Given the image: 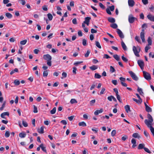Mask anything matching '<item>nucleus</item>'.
Here are the masks:
<instances>
[{
	"instance_id": "13",
	"label": "nucleus",
	"mask_w": 154,
	"mask_h": 154,
	"mask_svg": "<svg viewBox=\"0 0 154 154\" xmlns=\"http://www.w3.org/2000/svg\"><path fill=\"white\" fill-rule=\"evenodd\" d=\"M131 142L133 144L132 146V147L133 148H134L137 146V145L136 144V141L133 138L131 140Z\"/></svg>"
},
{
	"instance_id": "5",
	"label": "nucleus",
	"mask_w": 154,
	"mask_h": 154,
	"mask_svg": "<svg viewBox=\"0 0 154 154\" xmlns=\"http://www.w3.org/2000/svg\"><path fill=\"white\" fill-rule=\"evenodd\" d=\"M129 73L130 74L132 78L135 81H137L138 79V78L136 76L135 74L132 71L129 72Z\"/></svg>"
},
{
	"instance_id": "19",
	"label": "nucleus",
	"mask_w": 154,
	"mask_h": 154,
	"mask_svg": "<svg viewBox=\"0 0 154 154\" xmlns=\"http://www.w3.org/2000/svg\"><path fill=\"white\" fill-rule=\"evenodd\" d=\"M108 21L111 23H114L115 22V20L114 18L109 17L108 18Z\"/></svg>"
},
{
	"instance_id": "23",
	"label": "nucleus",
	"mask_w": 154,
	"mask_h": 154,
	"mask_svg": "<svg viewBox=\"0 0 154 154\" xmlns=\"http://www.w3.org/2000/svg\"><path fill=\"white\" fill-rule=\"evenodd\" d=\"M113 57L117 61H119L120 59V57L117 54L113 55Z\"/></svg>"
},
{
	"instance_id": "38",
	"label": "nucleus",
	"mask_w": 154,
	"mask_h": 154,
	"mask_svg": "<svg viewBox=\"0 0 154 154\" xmlns=\"http://www.w3.org/2000/svg\"><path fill=\"white\" fill-rule=\"evenodd\" d=\"M27 42V40L26 39L24 40L20 41V43L21 45H25Z\"/></svg>"
},
{
	"instance_id": "35",
	"label": "nucleus",
	"mask_w": 154,
	"mask_h": 154,
	"mask_svg": "<svg viewBox=\"0 0 154 154\" xmlns=\"http://www.w3.org/2000/svg\"><path fill=\"white\" fill-rule=\"evenodd\" d=\"M90 68L92 70H94L97 68V67L95 65H93L90 67Z\"/></svg>"
},
{
	"instance_id": "37",
	"label": "nucleus",
	"mask_w": 154,
	"mask_h": 154,
	"mask_svg": "<svg viewBox=\"0 0 154 154\" xmlns=\"http://www.w3.org/2000/svg\"><path fill=\"white\" fill-rule=\"evenodd\" d=\"M49 20H51L53 19V16L52 14L50 13H48L47 14Z\"/></svg>"
},
{
	"instance_id": "17",
	"label": "nucleus",
	"mask_w": 154,
	"mask_h": 154,
	"mask_svg": "<svg viewBox=\"0 0 154 154\" xmlns=\"http://www.w3.org/2000/svg\"><path fill=\"white\" fill-rule=\"evenodd\" d=\"M125 108L126 112L128 113L131 111L130 106L128 105H126L125 106Z\"/></svg>"
},
{
	"instance_id": "57",
	"label": "nucleus",
	"mask_w": 154,
	"mask_h": 154,
	"mask_svg": "<svg viewBox=\"0 0 154 154\" xmlns=\"http://www.w3.org/2000/svg\"><path fill=\"white\" fill-rule=\"evenodd\" d=\"M135 39L138 42H140V40L139 37L136 36L135 37Z\"/></svg>"
},
{
	"instance_id": "51",
	"label": "nucleus",
	"mask_w": 154,
	"mask_h": 154,
	"mask_svg": "<svg viewBox=\"0 0 154 154\" xmlns=\"http://www.w3.org/2000/svg\"><path fill=\"white\" fill-rule=\"evenodd\" d=\"M90 51L89 50H88L87 51L86 53L85 54V57H88L89 54H90Z\"/></svg>"
},
{
	"instance_id": "46",
	"label": "nucleus",
	"mask_w": 154,
	"mask_h": 154,
	"mask_svg": "<svg viewBox=\"0 0 154 154\" xmlns=\"http://www.w3.org/2000/svg\"><path fill=\"white\" fill-rule=\"evenodd\" d=\"M48 72L47 70H45L43 72V76L45 77H46L48 75Z\"/></svg>"
},
{
	"instance_id": "30",
	"label": "nucleus",
	"mask_w": 154,
	"mask_h": 154,
	"mask_svg": "<svg viewBox=\"0 0 154 154\" xmlns=\"http://www.w3.org/2000/svg\"><path fill=\"white\" fill-rule=\"evenodd\" d=\"M40 147L42 149L44 152H46V150L45 149V147H44L43 146V144L42 143L40 145Z\"/></svg>"
},
{
	"instance_id": "40",
	"label": "nucleus",
	"mask_w": 154,
	"mask_h": 154,
	"mask_svg": "<svg viewBox=\"0 0 154 154\" xmlns=\"http://www.w3.org/2000/svg\"><path fill=\"white\" fill-rule=\"evenodd\" d=\"M94 77L96 79H100L101 77V76L98 73H96L94 75Z\"/></svg>"
},
{
	"instance_id": "27",
	"label": "nucleus",
	"mask_w": 154,
	"mask_h": 154,
	"mask_svg": "<svg viewBox=\"0 0 154 154\" xmlns=\"http://www.w3.org/2000/svg\"><path fill=\"white\" fill-rule=\"evenodd\" d=\"M137 91L141 95H142L143 94V91L142 89L141 88H140L138 87L137 89Z\"/></svg>"
},
{
	"instance_id": "59",
	"label": "nucleus",
	"mask_w": 154,
	"mask_h": 154,
	"mask_svg": "<svg viewBox=\"0 0 154 154\" xmlns=\"http://www.w3.org/2000/svg\"><path fill=\"white\" fill-rule=\"evenodd\" d=\"M128 139V136L126 135H125L122 137V140L125 141L126 139Z\"/></svg>"
},
{
	"instance_id": "49",
	"label": "nucleus",
	"mask_w": 154,
	"mask_h": 154,
	"mask_svg": "<svg viewBox=\"0 0 154 154\" xmlns=\"http://www.w3.org/2000/svg\"><path fill=\"white\" fill-rule=\"evenodd\" d=\"M83 62V61H78L74 63V65H75L76 66H77L79 65V64H80L82 63Z\"/></svg>"
},
{
	"instance_id": "28",
	"label": "nucleus",
	"mask_w": 154,
	"mask_h": 154,
	"mask_svg": "<svg viewBox=\"0 0 154 154\" xmlns=\"http://www.w3.org/2000/svg\"><path fill=\"white\" fill-rule=\"evenodd\" d=\"M110 26L113 29H116L118 27L117 25L115 23H112L110 25Z\"/></svg>"
},
{
	"instance_id": "50",
	"label": "nucleus",
	"mask_w": 154,
	"mask_h": 154,
	"mask_svg": "<svg viewBox=\"0 0 154 154\" xmlns=\"http://www.w3.org/2000/svg\"><path fill=\"white\" fill-rule=\"evenodd\" d=\"M22 124L23 126L25 127H27L28 125L27 123L23 120L22 121Z\"/></svg>"
},
{
	"instance_id": "26",
	"label": "nucleus",
	"mask_w": 154,
	"mask_h": 154,
	"mask_svg": "<svg viewBox=\"0 0 154 154\" xmlns=\"http://www.w3.org/2000/svg\"><path fill=\"white\" fill-rule=\"evenodd\" d=\"M5 16L9 19H11L12 17V15L9 13H6L5 14Z\"/></svg>"
},
{
	"instance_id": "8",
	"label": "nucleus",
	"mask_w": 154,
	"mask_h": 154,
	"mask_svg": "<svg viewBox=\"0 0 154 154\" xmlns=\"http://www.w3.org/2000/svg\"><path fill=\"white\" fill-rule=\"evenodd\" d=\"M144 29H142V31L140 33V37L142 39V41L143 42H144L145 41V39L144 38Z\"/></svg>"
},
{
	"instance_id": "43",
	"label": "nucleus",
	"mask_w": 154,
	"mask_h": 154,
	"mask_svg": "<svg viewBox=\"0 0 154 154\" xmlns=\"http://www.w3.org/2000/svg\"><path fill=\"white\" fill-rule=\"evenodd\" d=\"M14 83L15 85H18L20 84V82L19 81L17 80H15L14 82Z\"/></svg>"
},
{
	"instance_id": "42",
	"label": "nucleus",
	"mask_w": 154,
	"mask_h": 154,
	"mask_svg": "<svg viewBox=\"0 0 154 154\" xmlns=\"http://www.w3.org/2000/svg\"><path fill=\"white\" fill-rule=\"evenodd\" d=\"M10 134V132L8 131H6L5 136L6 137H9Z\"/></svg>"
},
{
	"instance_id": "36",
	"label": "nucleus",
	"mask_w": 154,
	"mask_h": 154,
	"mask_svg": "<svg viewBox=\"0 0 154 154\" xmlns=\"http://www.w3.org/2000/svg\"><path fill=\"white\" fill-rule=\"evenodd\" d=\"M116 70L112 66H110V71L111 73H113Z\"/></svg>"
},
{
	"instance_id": "45",
	"label": "nucleus",
	"mask_w": 154,
	"mask_h": 154,
	"mask_svg": "<svg viewBox=\"0 0 154 154\" xmlns=\"http://www.w3.org/2000/svg\"><path fill=\"white\" fill-rule=\"evenodd\" d=\"M119 79L120 80L121 84L122 82H125L126 80L125 79L122 77H120Z\"/></svg>"
},
{
	"instance_id": "44",
	"label": "nucleus",
	"mask_w": 154,
	"mask_h": 154,
	"mask_svg": "<svg viewBox=\"0 0 154 154\" xmlns=\"http://www.w3.org/2000/svg\"><path fill=\"white\" fill-rule=\"evenodd\" d=\"M96 46L99 48H101V47L100 45L99 42L98 41H96Z\"/></svg>"
},
{
	"instance_id": "7",
	"label": "nucleus",
	"mask_w": 154,
	"mask_h": 154,
	"mask_svg": "<svg viewBox=\"0 0 154 154\" xmlns=\"http://www.w3.org/2000/svg\"><path fill=\"white\" fill-rule=\"evenodd\" d=\"M137 19L134 17H133L132 15H130L128 17V21L129 23H133L135 20H137Z\"/></svg>"
},
{
	"instance_id": "39",
	"label": "nucleus",
	"mask_w": 154,
	"mask_h": 154,
	"mask_svg": "<svg viewBox=\"0 0 154 154\" xmlns=\"http://www.w3.org/2000/svg\"><path fill=\"white\" fill-rule=\"evenodd\" d=\"M122 59L125 62H128V59L124 57V55L122 56Z\"/></svg>"
},
{
	"instance_id": "48",
	"label": "nucleus",
	"mask_w": 154,
	"mask_h": 154,
	"mask_svg": "<svg viewBox=\"0 0 154 154\" xmlns=\"http://www.w3.org/2000/svg\"><path fill=\"white\" fill-rule=\"evenodd\" d=\"M116 97L117 100L119 101L120 102L122 103V100L121 99V97L119 95H116Z\"/></svg>"
},
{
	"instance_id": "21",
	"label": "nucleus",
	"mask_w": 154,
	"mask_h": 154,
	"mask_svg": "<svg viewBox=\"0 0 154 154\" xmlns=\"http://www.w3.org/2000/svg\"><path fill=\"white\" fill-rule=\"evenodd\" d=\"M145 145L143 143L140 144L138 146V149H142L144 148Z\"/></svg>"
},
{
	"instance_id": "63",
	"label": "nucleus",
	"mask_w": 154,
	"mask_h": 154,
	"mask_svg": "<svg viewBox=\"0 0 154 154\" xmlns=\"http://www.w3.org/2000/svg\"><path fill=\"white\" fill-rule=\"evenodd\" d=\"M99 5L101 8L104 9L105 8V7L101 3H99Z\"/></svg>"
},
{
	"instance_id": "61",
	"label": "nucleus",
	"mask_w": 154,
	"mask_h": 154,
	"mask_svg": "<svg viewBox=\"0 0 154 154\" xmlns=\"http://www.w3.org/2000/svg\"><path fill=\"white\" fill-rule=\"evenodd\" d=\"M73 70H72V72L74 74H76V71L77 70V68L75 67H74L73 68Z\"/></svg>"
},
{
	"instance_id": "22",
	"label": "nucleus",
	"mask_w": 154,
	"mask_h": 154,
	"mask_svg": "<svg viewBox=\"0 0 154 154\" xmlns=\"http://www.w3.org/2000/svg\"><path fill=\"white\" fill-rule=\"evenodd\" d=\"M26 134L24 132H21L19 134V136L21 138H24L26 136Z\"/></svg>"
},
{
	"instance_id": "56",
	"label": "nucleus",
	"mask_w": 154,
	"mask_h": 154,
	"mask_svg": "<svg viewBox=\"0 0 154 154\" xmlns=\"http://www.w3.org/2000/svg\"><path fill=\"white\" fill-rule=\"evenodd\" d=\"M142 1L144 5L147 4L148 3V0H142Z\"/></svg>"
},
{
	"instance_id": "6",
	"label": "nucleus",
	"mask_w": 154,
	"mask_h": 154,
	"mask_svg": "<svg viewBox=\"0 0 154 154\" xmlns=\"http://www.w3.org/2000/svg\"><path fill=\"white\" fill-rule=\"evenodd\" d=\"M137 63L139 66L140 67V68L142 69H143L144 66V63L143 61V60H139L137 61Z\"/></svg>"
},
{
	"instance_id": "52",
	"label": "nucleus",
	"mask_w": 154,
	"mask_h": 154,
	"mask_svg": "<svg viewBox=\"0 0 154 154\" xmlns=\"http://www.w3.org/2000/svg\"><path fill=\"white\" fill-rule=\"evenodd\" d=\"M116 133V131L115 130H114L112 131L111 132V135L113 137L115 135Z\"/></svg>"
},
{
	"instance_id": "55",
	"label": "nucleus",
	"mask_w": 154,
	"mask_h": 154,
	"mask_svg": "<svg viewBox=\"0 0 154 154\" xmlns=\"http://www.w3.org/2000/svg\"><path fill=\"white\" fill-rule=\"evenodd\" d=\"M72 23L73 24H76L77 23V20L76 18H74L72 20Z\"/></svg>"
},
{
	"instance_id": "18",
	"label": "nucleus",
	"mask_w": 154,
	"mask_h": 154,
	"mask_svg": "<svg viewBox=\"0 0 154 154\" xmlns=\"http://www.w3.org/2000/svg\"><path fill=\"white\" fill-rule=\"evenodd\" d=\"M133 100L134 101L136 102L137 103H138V104H141L142 101V99H139V100H137L135 98H133Z\"/></svg>"
},
{
	"instance_id": "53",
	"label": "nucleus",
	"mask_w": 154,
	"mask_h": 154,
	"mask_svg": "<svg viewBox=\"0 0 154 154\" xmlns=\"http://www.w3.org/2000/svg\"><path fill=\"white\" fill-rule=\"evenodd\" d=\"M105 91V89L104 88H103L100 92V95H101L104 94Z\"/></svg>"
},
{
	"instance_id": "10",
	"label": "nucleus",
	"mask_w": 154,
	"mask_h": 154,
	"mask_svg": "<svg viewBox=\"0 0 154 154\" xmlns=\"http://www.w3.org/2000/svg\"><path fill=\"white\" fill-rule=\"evenodd\" d=\"M128 4L129 6L132 7L135 4V2L133 0H128Z\"/></svg>"
},
{
	"instance_id": "60",
	"label": "nucleus",
	"mask_w": 154,
	"mask_h": 154,
	"mask_svg": "<svg viewBox=\"0 0 154 154\" xmlns=\"http://www.w3.org/2000/svg\"><path fill=\"white\" fill-rule=\"evenodd\" d=\"M144 150L146 152L148 153H150L151 152L150 151V150L147 148L145 147L144 148Z\"/></svg>"
},
{
	"instance_id": "54",
	"label": "nucleus",
	"mask_w": 154,
	"mask_h": 154,
	"mask_svg": "<svg viewBox=\"0 0 154 154\" xmlns=\"http://www.w3.org/2000/svg\"><path fill=\"white\" fill-rule=\"evenodd\" d=\"M70 103H71L73 104V103H77V101L75 99H72L70 100Z\"/></svg>"
},
{
	"instance_id": "20",
	"label": "nucleus",
	"mask_w": 154,
	"mask_h": 154,
	"mask_svg": "<svg viewBox=\"0 0 154 154\" xmlns=\"http://www.w3.org/2000/svg\"><path fill=\"white\" fill-rule=\"evenodd\" d=\"M122 46L124 50H126L127 49V48L125 44L123 41L121 42Z\"/></svg>"
},
{
	"instance_id": "32",
	"label": "nucleus",
	"mask_w": 154,
	"mask_h": 154,
	"mask_svg": "<svg viewBox=\"0 0 154 154\" xmlns=\"http://www.w3.org/2000/svg\"><path fill=\"white\" fill-rule=\"evenodd\" d=\"M18 2L22 4V5H24L26 3V1L25 0H19Z\"/></svg>"
},
{
	"instance_id": "11",
	"label": "nucleus",
	"mask_w": 154,
	"mask_h": 154,
	"mask_svg": "<svg viewBox=\"0 0 154 154\" xmlns=\"http://www.w3.org/2000/svg\"><path fill=\"white\" fill-rule=\"evenodd\" d=\"M103 109H101L100 110H97L94 112V114L95 115H97L103 112Z\"/></svg>"
},
{
	"instance_id": "15",
	"label": "nucleus",
	"mask_w": 154,
	"mask_h": 154,
	"mask_svg": "<svg viewBox=\"0 0 154 154\" xmlns=\"http://www.w3.org/2000/svg\"><path fill=\"white\" fill-rule=\"evenodd\" d=\"M6 115L8 116L9 115V113L8 112H5L2 113L1 115V116L2 118L5 119V116Z\"/></svg>"
},
{
	"instance_id": "64",
	"label": "nucleus",
	"mask_w": 154,
	"mask_h": 154,
	"mask_svg": "<svg viewBox=\"0 0 154 154\" xmlns=\"http://www.w3.org/2000/svg\"><path fill=\"white\" fill-rule=\"evenodd\" d=\"M142 27L143 28V29H144V28H146L147 27V26L146 24V23H144L142 25Z\"/></svg>"
},
{
	"instance_id": "2",
	"label": "nucleus",
	"mask_w": 154,
	"mask_h": 154,
	"mask_svg": "<svg viewBox=\"0 0 154 154\" xmlns=\"http://www.w3.org/2000/svg\"><path fill=\"white\" fill-rule=\"evenodd\" d=\"M43 58L44 59L47 61V65L49 66H51V65L52 57L49 54H46L43 55Z\"/></svg>"
},
{
	"instance_id": "31",
	"label": "nucleus",
	"mask_w": 154,
	"mask_h": 154,
	"mask_svg": "<svg viewBox=\"0 0 154 154\" xmlns=\"http://www.w3.org/2000/svg\"><path fill=\"white\" fill-rule=\"evenodd\" d=\"M56 110V107H54L53 109L50 111L51 114H53L55 113Z\"/></svg>"
},
{
	"instance_id": "1",
	"label": "nucleus",
	"mask_w": 154,
	"mask_h": 154,
	"mask_svg": "<svg viewBox=\"0 0 154 154\" xmlns=\"http://www.w3.org/2000/svg\"><path fill=\"white\" fill-rule=\"evenodd\" d=\"M147 118L148 120L145 119L144 121V122L147 126L149 125H152V122L153 121V119L152 117L149 113L147 114Z\"/></svg>"
},
{
	"instance_id": "58",
	"label": "nucleus",
	"mask_w": 154,
	"mask_h": 154,
	"mask_svg": "<svg viewBox=\"0 0 154 154\" xmlns=\"http://www.w3.org/2000/svg\"><path fill=\"white\" fill-rule=\"evenodd\" d=\"M82 44L83 45L85 46L86 45V40L85 39H84L82 40Z\"/></svg>"
},
{
	"instance_id": "41",
	"label": "nucleus",
	"mask_w": 154,
	"mask_h": 154,
	"mask_svg": "<svg viewBox=\"0 0 154 154\" xmlns=\"http://www.w3.org/2000/svg\"><path fill=\"white\" fill-rule=\"evenodd\" d=\"M6 103V101H4L3 103L2 106L0 108V110H2L3 108L5 107Z\"/></svg>"
},
{
	"instance_id": "12",
	"label": "nucleus",
	"mask_w": 154,
	"mask_h": 154,
	"mask_svg": "<svg viewBox=\"0 0 154 154\" xmlns=\"http://www.w3.org/2000/svg\"><path fill=\"white\" fill-rule=\"evenodd\" d=\"M147 17L148 19L152 21H154V16H153L151 14L147 15Z\"/></svg>"
},
{
	"instance_id": "9",
	"label": "nucleus",
	"mask_w": 154,
	"mask_h": 154,
	"mask_svg": "<svg viewBox=\"0 0 154 154\" xmlns=\"http://www.w3.org/2000/svg\"><path fill=\"white\" fill-rule=\"evenodd\" d=\"M117 32L119 35V36L121 38H124V35L122 32L119 29H117Z\"/></svg>"
},
{
	"instance_id": "3",
	"label": "nucleus",
	"mask_w": 154,
	"mask_h": 154,
	"mask_svg": "<svg viewBox=\"0 0 154 154\" xmlns=\"http://www.w3.org/2000/svg\"><path fill=\"white\" fill-rule=\"evenodd\" d=\"M133 51L136 56L137 57H140L139 53L140 51V47L137 46L136 47L135 46H133Z\"/></svg>"
},
{
	"instance_id": "29",
	"label": "nucleus",
	"mask_w": 154,
	"mask_h": 154,
	"mask_svg": "<svg viewBox=\"0 0 154 154\" xmlns=\"http://www.w3.org/2000/svg\"><path fill=\"white\" fill-rule=\"evenodd\" d=\"M147 41L148 43V45H152V41L150 37H148L147 40Z\"/></svg>"
},
{
	"instance_id": "62",
	"label": "nucleus",
	"mask_w": 154,
	"mask_h": 154,
	"mask_svg": "<svg viewBox=\"0 0 154 154\" xmlns=\"http://www.w3.org/2000/svg\"><path fill=\"white\" fill-rule=\"evenodd\" d=\"M113 91L116 93V95L119 94L118 90L117 88H114Z\"/></svg>"
},
{
	"instance_id": "14",
	"label": "nucleus",
	"mask_w": 154,
	"mask_h": 154,
	"mask_svg": "<svg viewBox=\"0 0 154 154\" xmlns=\"http://www.w3.org/2000/svg\"><path fill=\"white\" fill-rule=\"evenodd\" d=\"M132 137H133L137 138L138 139H139L141 138V137L140 135L138 134L137 133H134L132 135Z\"/></svg>"
},
{
	"instance_id": "25",
	"label": "nucleus",
	"mask_w": 154,
	"mask_h": 154,
	"mask_svg": "<svg viewBox=\"0 0 154 154\" xmlns=\"http://www.w3.org/2000/svg\"><path fill=\"white\" fill-rule=\"evenodd\" d=\"M91 18L89 17H87L85 18V20L83 22L84 23H86L89 22Z\"/></svg>"
},
{
	"instance_id": "34",
	"label": "nucleus",
	"mask_w": 154,
	"mask_h": 154,
	"mask_svg": "<svg viewBox=\"0 0 154 154\" xmlns=\"http://www.w3.org/2000/svg\"><path fill=\"white\" fill-rule=\"evenodd\" d=\"M145 109L146 111L148 112H151L152 111V109L149 106L145 108Z\"/></svg>"
},
{
	"instance_id": "16",
	"label": "nucleus",
	"mask_w": 154,
	"mask_h": 154,
	"mask_svg": "<svg viewBox=\"0 0 154 154\" xmlns=\"http://www.w3.org/2000/svg\"><path fill=\"white\" fill-rule=\"evenodd\" d=\"M147 127L149 128L151 133L154 136V128L152 127V125H149Z\"/></svg>"
},
{
	"instance_id": "33",
	"label": "nucleus",
	"mask_w": 154,
	"mask_h": 154,
	"mask_svg": "<svg viewBox=\"0 0 154 154\" xmlns=\"http://www.w3.org/2000/svg\"><path fill=\"white\" fill-rule=\"evenodd\" d=\"M79 126H86V123L84 122H79Z\"/></svg>"
},
{
	"instance_id": "24",
	"label": "nucleus",
	"mask_w": 154,
	"mask_h": 154,
	"mask_svg": "<svg viewBox=\"0 0 154 154\" xmlns=\"http://www.w3.org/2000/svg\"><path fill=\"white\" fill-rule=\"evenodd\" d=\"M38 132L40 134H43L44 133V127L42 126L40 129L38 130Z\"/></svg>"
},
{
	"instance_id": "4",
	"label": "nucleus",
	"mask_w": 154,
	"mask_h": 154,
	"mask_svg": "<svg viewBox=\"0 0 154 154\" xmlns=\"http://www.w3.org/2000/svg\"><path fill=\"white\" fill-rule=\"evenodd\" d=\"M143 72L144 77L148 81L151 79V75L149 73L145 71H143Z\"/></svg>"
},
{
	"instance_id": "47",
	"label": "nucleus",
	"mask_w": 154,
	"mask_h": 154,
	"mask_svg": "<svg viewBox=\"0 0 154 154\" xmlns=\"http://www.w3.org/2000/svg\"><path fill=\"white\" fill-rule=\"evenodd\" d=\"M34 107V110L33 112L34 113H37L38 112V110L37 107L35 105L33 106Z\"/></svg>"
}]
</instances>
